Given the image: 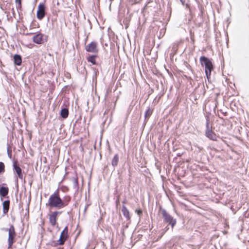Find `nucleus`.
<instances>
[{
  "mask_svg": "<svg viewBox=\"0 0 249 249\" xmlns=\"http://www.w3.org/2000/svg\"><path fill=\"white\" fill-rule=\"evenodd\" d=\"M8 231V248H11L15 241L14 239L16 236V233L14 226L12 225L10 226Z\"/></svg>",
  "mask_w": 249,
  "mask_h": 249,
  "instance_id": "nucleus-4",
  "label": "nucleus"
},
{
  "mask_svg": "<svg viewBox=\"0 0 249 249\" xmlns=\"http://www.w3.org/2000/svg\"><path fill=\"white\" fill-rule=\"evenodd\" d=\"M85 50L89 53H97L99 51L97 42L95 41L90 42L85 46Z\"/></svg>",
  "mask_w": 249,
  "mask_h": 249,
  "instance_id": "nucleus-8",
  "label": "nucleus"
},
{
  "mask_svg": "<svg viewBox=\"0 0 249 249\" xmlns=\"http://www.w3.org/2000/svg\"><path fill=\"white\" fill-rule=\"evenodd\" d=\"M205 135L207 138L212 141H217L218 136L212 129L206 130Z\"/></svg>",
  "mask_w": 249,
  "mask_h": 249,
  "instance_id": "nucleus-10",
  "label": "nucleus"
},
{
  "mask_svg": "<svg viewBox=\"0 0 249 249\" xmlns=\"http://www.w3.org/2000/svg\"><path fill=\"white\" fill-rule=\"evenodd\" d=\"M37 27V28H39V24L37 23L36 22H32V23L31 24V25H30V29H32L33 28H34L35 27Z\"/></svg>",
  "mask_w": 249,
  "mask_h": 249,
  "instance_id": "nucleus-20",
  "label": "nucleus"
},
{
  "mask_svg": "<svg viewBox=\"0 0 249 249\" xmlns=\"http://www.w3.org/2000/svg\"><path fill=\"white\" fill-rule=\"evenodd\" d=\"M68 237V226H66L61 232L59 239L57 241V243H56L54 246H56L57 245H64Z\"/></svg>",
  "mask_w": 249,
  "mask_h": 249,
  "instance_id": "nucleus-3",
  "label": "nucleus"
},
{
  "mask_svg": "<svg viewBox=\"0 0 249 249\" xmlns=\"http://www.w3.org/2000/svg\"><path fill=\"white\" fill-rule=\"evenodd\" d=\"M37 11L36 13V17L38 19H43L46 14V6L45 4L43 3H40L39 4L37 7Z\"/></svg>",
  "mask_w": 249,
  "mask_h": 249,
  "instance_id": "nucleus-7",
  "label": "nucleus"
},
{
  "mask_svg": "<svg viewBox=\"0 0 249 249\" xmlns=\"http://www.w3.org/2000/svg\"><path fill=\"white\" fill-rule=\"evenodd\" d=\"M5 171V165L2 162H0V173Z\"/></svg>",
  "mask_w": 249,
  "mask_h": 249,
  "instance_id": "nucleus-22",
  "label": "nucleus"
},
{
  "mask_svg": "<svg viewBox=\"0 0 249 249\" xmlns=\"http://www.w3.org/2000/svg\"><path fill=\"white\" fill-rule=\"evenodd\" d=\"M135 212L140 216H141L142 215V210L141 209H139V210L136 209L135 210Z\"/></svg>",
  "mask_w": 249,
  "mask_h": 249,
  "instance_id": "nucleus-26",
  "label": "nucleus"
},
{
  "mask_svg": "<svg viewBox=\"0 0 249 249\" xmlns=\"http://www.w3.org/2000/svg\"><path fill=\"white\" fill-rule=\"evenodd\" d=\"M32 34H34V33H30L27 34V35H32Z\"/></svg>",
  "mask_w": 249,
  "mask_h": 249,
  "instance_id": "nucleus-29",
  "label": "nucleus"
},
{
  "mask_svg": "<svg viewBox=\"0 0 249 249\" xmlns=\"http://www.w3.org/2000/svg\"><path fill=\"white\" fill-rule=\"evenodd\" d=\"M60 115L64 119L67 118L69 115L68 109L67 108L62 109L60 112Z\"/></svg>",
  "mask_w": 249,
  "mask_h": 249,
  "instance_id": "nucleus-19",
  "label": "nucleus"
},
{
  "mask_svg": "<svg viewBox=\"0 0 249 249\" xmlns=\"http://www.w3.org/2000/svg\"><path fill=\"white\" fill-rule=\"evenodd\" d=\"M14 64L16 65L20 66L22 63L21 56L19 54H15L13 57Z\"/></svg>",
  "mask_w": 249,
  "mask_h": 249,
  "instance_id": "nucleus-13",
  "label": "nucleus"
},
{
  "mask_svg": "<svg viewBox=\"0 0 249 249\" xmlns=\"http://www.w3.org/2000/svg\"><path fill=\"white\" fill-rule=\"evenodd\" d=\"M3 213L4 214H6L8 213L10 207V201L9 200H5L3 202Z\"/></svg>",
  "mask_w": 249,
  "mask_h": 249,
  "instance_id": "nucleus-14",
  "label": "nucleus"
},
{
  "mask_svg": "<svg viewBox=\"0 0 249 249\" xmlns=\"http://www.w3.org/2000/svg\"><path fill=\"white\" fill-rule=\"evenodd\" d=\"M16 3L18 4L17 8H21V0H15Z\"/></svg>",
  "mask_w": 249,
  "mask_h": 249,
  "instance_id": "nucleus-23",
  "label": "nucleus"
},
{
  "mask_svg": "<svg viewBox=\"0 0 249 249\" xmlns=\"http://www.w3.org/2000/svg\"><path fill=\"white\" fill-rule=\"evenodd\" d=\"M209 129H212V127L210 125V120L207 119L206 122V130Z\"/></svg>",
  "mask_w": 249,
  "mask_h": 249,
  "instance_id": "nucleus-24",
  "label": "nucleus"
},
{
  "mask_svg": "<svg viewBox=\"0 0 249 249\" xmlns=\"http://www.w3.org/2000/svg\"><path fill=\"white\" fill-rule=\"evenodd\" d=\"M169 224L171 225L172 228H173L174 226L176 224V220L173 219L172 221L168 223Z\"/></svg>",
  "mask_w": 249,
  "mask_h": 249,
  "instance_id": "nucleus-25",
  "label": "nucleus"
},
{
  "mask_svg": "<svg viewBox=\"0 0 249 249\" xmlns=\"http://www.w3.org/2000/svg\"><path fill=\"white\" fill-rule=\"evenodd\" d=\"M122 212L123 213V214L124 217L126 218L127 220H130V216L129 212L125 206H123L122 209Z\"/></svg>",
  "mask_w": 249,
  "mask_h": 249,
  "instance_id": "nucleus-15",
  "label": "nucleus"
},
{
  "mask_svg": "<svg viewBox=\"0 0 249 249\" xmlns=\"http://www.w3.org/2000/svg\"><path fill=\"white\" fill-rule=\"evenodd\" d=\"M153 110L150 109H148L146 110L145 113V117H149L151 114H152Z\"/></svg>",
  "mask_w": 249,
  "mask_h": 249,
  "instance_id": "nucleus-21",
  "label": "nucleus"
},
{
  "mask_svg": "<svg viewBox=\"0 0 249 249\" xmlns=\"http://www.w3.org/2000/svg\"><path fill=\"white\" fill-rule=\"evenodd\" d=\"M200 62L202 65L205 66V72L208 80H209L211 72L213 70V66L211 61L207 57L202 56L200 57Z\"/></svg>",
  "mask_w": 249,
  "mask_h": 249,
  "instance_id": "nucleus-2",
  "label": "nucleus"
},
{
  "mask_svg": "<svg viewBox=\"0 0 249 249\" xmlns=\"http://www.w3.org/2000/svg\"><path fill=\"white\" fill-rule=\"evenodd\" d=\"M161 213L164 217V221L166 222L169 223L174 219L173 217L170 215L164 209H162L161 211Z\"/></svg>",
  "mask_w": 249,
  "mask_h": 249,
  "instance_id": "nucleus-11",
  "label": "nucleus"
},
{
  "mask_svg": "<svg viewBox=\"0 0 249 249\" xmlns=\"http://www.w3.org/2000/svg\"><path fill=\"white\" fill-rule=\"evenodd\" d=\"M33 41L37 44H42L47 40V37L40 32L36 34L33 37Z\"/></svg>",
  "mask_w": 249,
  "mask_h": 249,
  "instance_id": "nucleus-5",
  "label": "nucleus"
},
{
  "mask_svg": "<svg viewBox=\"0 0 249 249\" xmlns=\"http://www.w3.org/2000/svg\"><path fill=\"white\" fill-rule=\"evenodd\" d=\"M176 49L177 50V49H178V45H177V44H176Z\"/></svg>",
  "mask_w": 249,
  "mask_h": 249,
  "instance_id": "nucleus-30",
  "label": "nucleus"
},
{
  "mask_svg": "<svg viewBox=\"0 0 249 249\" xmlns=\"http://www.w3.org/2000/svg\"><path fill=\"white\" fill-rule=\"evenodd\" d=\"M71 201L70 196H65L62 199L60 196L59 191L57 189L54 193L52 194L48 199V205L51 208L61 209L67 206Z\"/></svg>",
  "mask_w": 249,
  "mask_h": 249,
  "instance_id": "nucleus-1",
  "label": "nucleus"
},
{
  "mask_svg": "<svg viewBox=\"0 0 249 249\" xmlns=\"http://www.w3.org/2000/svg\"><path fill=\"white\" fill-rule=\"evenodd\" d=\"M70 179L73 182V187L75 189H78L79 183H78V177L76 172H74L73 174L72 177Z\"/></svg>",
  "mask_w": 249,
  "mask_h": 249,
  "instance_id": "nucleus-12",
  "label": "nucleus"
},
{
  "mask_svg": "<svg viewBox=\"0 0 249 249\" xmlns=\"http://www.w3.org/2000/svg\"><path fill=\"white\" fill-rule=\"evenodd\" d=\"M9 192V189L8 187L2 186L0 187V196L4 197L6 196Z\"/></svg>",
  "mask_w": 249,
  "mask_h": 249,
  "instance_id": "nucleus-16",
  "label": "nucleus"
},
{
  "mask_svg": "<svg viewBox=\"0 0 249 249\" xmlns=\"http://www.w3.org/2000/svg\"><path fill=\"white\" fill-rule=\"evenodd\" d=\"M61 213L60 211H54L49 214V221L52 226L54 227L56 225L58 215Z\"/></svg>",
  "mask_w": 249,
  "mask_h": 249,
  "instance_id": "nucleus-6",
  "label": "nucleus"
},
{
  "mask_svg": "<svg viewBox=\"0 0 249 249\" xmlns=\"http://www.w3.org/2000/svg\"><path fill=\"white\" fill-rule=\"evenodd\" d=\"M97 57V55H90L87 57V60L89 62L91 63L92 65H96L97 64L95 60V58Z\"/></svg>",
  "mask_w": 249,
  "mask_h": 249,
  "instance_id": "nucleus-17",
  "label": "nucleus"
},
{
  "mask_svg": "<svg viewBox=\"0 0 249 249\" xmlns=\"http://www.w3.org/2000/svg\"><path fill=\"white\" fill-rule=\"evenodd\" d=\"M191 39L192 41L193 42H195V39H194V36H191Z\"/></svg>",
  "mask_w": 249,
  "mask_h": 249,
  "instance_id": "nucleus-28",
  "label": "nucleus"
},
{
  "mask_svg": "<svg viewBox=\"0 0 249 249\" xmlns=\"http://www.w3.org/2000/svg\"><path fill=\"white\" fill-rule=\"evenodd\" d=\"M13 168L15 172L17 173L18 177L20 179L23 178V175L22 174V169L19 167L18 161H14L13 162Z\"/></svg>",
  "mask_w": 249,
  "mask_h": 249,
  "instance_id": "nucleus-9",
  "label": "nucleus"
},
{
  "mask_svg": "<svg viewBox=\"0 0 249 249\" xmlns=\"http://www.w3.org/2000/svg\"><path fill=\"white\" fill-rule=\"evenodd\" d=\"M182 5H184L185 2V0H180Z\"/></svg>",
  "mask_w": 249,
  "mask_h": 249,
  "instance_id": "nucleus-27",
  "label": "nucleus"
},
{
  "mask_svg": "<svg viewBox=\"0 0 249 249\" xmlns=\"http://www.w3.org/2000/svg\"><path fill=\"white\" fill-rule=\"evenodd\" d=\"M119 155L118 154H116L114 155L113 157L112 160H111V164L113 167L116 166L119 162Z\"/></svg>",
  "mask_w": 249,
  "mask_h": 249,
  "instance_id": "nucleus-18",
  "label": "nucleus"
}]
</instances>
